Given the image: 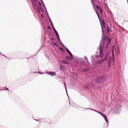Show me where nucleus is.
Wrapping results in <instances>:
<instances>
[{
  "mask_svg": "<svg viewBox=\"0 0 128 128\" xmlns=\"http://www.w3.org/2000/svg\"><path fill=\"white\" fill-rule=\"evenodd\" d=\"M50 40H55L56 41V40H55L54 38H50Z\"/></svg>",
  "mask_w": 128,
  "mask_h": 128,
  "instance_id": "c85d7f7f",
  "label": "nucleus"
},
{
  "mask_svg": "<svg viewBox=\"0 0 128 128\" xmlns=\"http://www.w3.org/2000/svg\"><path fill=\"white\" fill-rule=\"evenodd\" d=\"M95 11L96 12L97 15V16L99 20V21H100V24L101 26V27L102 28V39L101 40V41L100 42H101V45L102 46V47H103V49H104V47L105 46V47L106 48V49L108 50V44H110V42H111V38H110L108 40V36H106V38H104V39H105L106 40V42H107V43L105 45V43L104 42H102V40L103 39V36H104V30H103V28L102 27V26L101 24V23L100 22V18L98 14V12H97L96 10L95 9Z\"/></svg>",
  "mask_w": 128,
  "mask_h": 128,
  "instance_id": "f03ea898",
  "label": "nucleus"
},
{
  "mask_svg": "<svg viewBox=\"0 0 128 128\" xmlns=\"http://www.w3.org/2000/svg\"><path fill=\"white\" fill-rule=\"evenodd\" d=\"M37 72H34V73H37Z\"/></svg>",
  "mask_w": 128,
  "mask_h": 128,
  "instance_id": "680f3d73",
  "label": "nucleus"
},
{
  "mask_svg": "<svg viewBox=\"0 0 128 128\" xmlns=\"http://www.w3.org/2000/svg\"><path fill=\"white\" fill-rule=\"evenodd\" d=\"M37 2H33L32 1V5L34 4H36V3H37Z\"/></svg>",
  "mask_w": 128,
  "mask_h": 128,
  "instance_id": "4c0bfd02",
  "label": "nucleus"
},
{
  "mask_svg": "<svg viewBox=\"0 0 128 128\" xmlns=\"http://www.w3.org/2000/svg\"><path fill=\"white\" fill-rule=\"evenodd\" d=\"M112 61H113V62L114 63V61H115L114 58H112Z\"/></svg>",
  "mask_w": 128,
  "mask_h": 128,
  "instance_id": "09e8293b",
  "label": "nucleus"
},
{
  "mask_svg": "<svg viewBox=\"0 0 128 128\" xmlns=\"http://www.w3.org/2000/svg\"><path fill=\"white\" fill-rule=\"evenodd\" d=\"M102 23L103 25L104 28H106V26L105 25V23L104 20H102Z\"/></svg>",
  "mask_w": 128,
  "mask_h": 128,
  "instance_id": "6ab92c4d",
  "label": "nucleus"
},
{
  "mask_svg": "<svg viewBox=\"0 0 128 128\" xmlns=\"http://www.w3.org/2000/svg\"><path fill=\"white\" fill-rule=\"evenodd\" d=\"M116 53L118 55H119L120 54V52L119 48H118L117 50Z\"/></svg>",
  "mask_w": 128,
  "mask_h": 128,
  "instance_id": "5701e85b",
  "label": "nucleus"
},
{
  "mask_svg": "<svg viewBox=\"0 0 128 128\" xmlns=\"http://www.w3.org/2000/svg\"><path fill=\"white\" fill-rule=\"evenodd\" d=\"M46 14H47V16L48 17V16H49L48 12H47V13H46Z\"/></svg>",
  "mask_w": 128,
  "mask_h": 128,
  "instance_id": "8fccbe9b",
  "label": "nucleus"
},
{
  "mask_svg": "<svg viewBox=\"0 0 128 128\" xmlns=\"http://www.w3.org/2000/svg\"><path fill=\"white\" fill-rule=\"evenodd\" d=\"M40 0V1H41V2L43 4H44V2H43V0Z\"/></svg>",
  "mask_w": 128,
  "mask_h": 128,
  "instance_id": "3c124183",
  "label": "nucleus"
},
{
  "mask_svg": "<svg viewBox=\"0 0 128 128\" xmlns=\"http://www.w3.org/2000/svg\"><path fill=\"white\" fill-rule=\"evenodd\" d=\"M114 51L112 50V58H114Z\"/></svg>",
  "mask_w": 128,
  "mask_h": 128,
  "instance_id": "2f4dec72",
  "label": "nucleus"
},
{
  "mask_svg": "<svg viewBox=\"0 0 128 128\" xmlns=\"http://www.w3.org/2000/svg\"><path fill=\"white\" fill-rule=\"evenodd\" d=\"M47 28L49 30H50L51 29L50 27L49 26H47Z\"/></svg>",
  "mask_w": 128,
  "mask_h": 128,
  "instance_id": "ea45409f",
  "label": "nucleus"
},
{
  "mask_svg": "<svg viewBox=\"0 0 128 128\" xmlns=\"http://www.w3.org/2000/svg\"><path fill=\"white\" fill-rule=\"evenodd\" d=\"M66 60H72V59H73V56H66Z\"/></svg>",
  "mask_w": 128,
  "mask_h": 128,
  "instance_id": "1a4fd4ad",
  "label": "nucleus"
},
{
  "mask_svg": "<svg viewBox=\"0 0 128 128\" xmlns=\"http://www.w3.org/2000/svg\"><path fill=\"white\" fill-rule=\"evenodd\" d=\"M59 42H60V43L62 45V46L63 47H64L65 48V46H64L62 44L61 41V40H60V41H59Z\"/></svg>",
  "mask_w": 128,
  "mask_h": 128,
  "instance_id": "473e14b6",
  "label": "nucleus"
},
{
  "mask_svg": "<svg viewBox=\"0 0 128 128\" xmlns=\"http://www.w3.org/2000/svg\"><path fill=\"white\" fill-rule=\"evenodd\" d=\"M45 56L49 60H50L49 56H48L46 54H45Z\"/></svg>",
  "mask_w": 128,
  "mask_h": 128,
  "instance_id": "e433bc0d",
  "label": "nucleus"
},
{
  "mask_svg": "<svg viewBox=\"0 0 128 128\" xmlns=\"http://www.w3.org/2000/svg\"><path fill=\"white\" fill-rule=\"evenodd\" d=\"M79 62L82 68H84V66L85 67L86 66V63L82 58H80L79 60Z\"/></svg>",
  "mask_w": 128,
  "mask_h": 128,
  "instance_id": "39448f33",
  "label": "nucleus"
},
{
  "mask_svg": "<svg viewBox=\"0 0 128 128\" xmlns=\"http://www.w3.org/2000/svg\"><path fill=\"white\" fill-rule=\"evenodd\" d=\"M107 79V77L104 74H103L98 76L95 79V81L98 83H101L103 82Z\"/></svg>",
  "mask_w": 128,
  "mask_h": 128,
  "instance_id": "7ed1b4c3",
  "label": "nucleus"
},
{
  "mask_svg": "<svg viewBox=\"0 0 128 128\" xmlns=\"http://www.w3.org/2000/svg\"><path fill=\"white\" fill-rule=\"evenodd\" d=\"M91 1H92V5H93L94 7V8H95V4H94V2H92V0H91Z\"/></svg>",
  "mask_w": 128,
  "mask_h": 128,
  "instance_id": "7c9ffc66",
  "label": "nucleus"
},
{
  "mask_svg": "<svg viewBox=\"0 0 128 128\" xmlns=\"http://www.w3.org/2000/svg\"><path fill=\"white\" fill-rule=\"evenodd\" d=\"M52 26V28L53 29V31L54 32V33L55 34V33L58 32L56 30L54 26V25Z\"/></svg>",
  "mask_w": 128,
  "mask_h": 128,
  "instance_id": "4be33fe9",
  "label": "nucleus"
},
{
  "mask_svg": "<svg viewBox=\"0 0 128 128\" xmlns=\"http://www.w3.org/2000/svg\"><path fill=\"white\" fill-rule=\"evenodd\" d=\"M99 114L100 115H101L103 117H104L105 120L107 123V126H108V120L107 117L106 116L105 114H104L102 113L101 112H100Z\"/></svg>",
  "mask_w": 128,
  "mask_h": 128,
  "instance_id": "423d86ee",
  "label": "nucleus"
},
{
  "mask_svg": "<svg viewBox=\"0 0 128 128\" xmlns=\"http://www.w3.org/2000/svg\"><path fill=\"white\" fill-rule=\"evenodd\" d=\"M44 73H47L48 74L52 76H53L56 75V73L55 72L46 71V72H44Z\"/></svg>",
  "mask_w": 128,
  "mask_h": 128,
  "instance_id": "6e6552de",
  "label": "nucleus"
},
{
  "mask_svg": "<svg viewBox=\"0 0 128 128\" xmlns=\"http://www.w3.org/2000/svg\"><path fill=\"white\" fill-rule=\"evenodd\" d=\"M4 88L5 89V90H8V89L6 87H5Z\"/></svg>",
  "mask_w": 128,
  "mask_h": 128,
  "instance_id": "58836bf2",
  "label": "nucleus"
},
{
  "mask_svg": "<svg viewBox=\"0 0 128 128\" xmlns=\"http://www.w3.org/2000/svg\"><path fill=\"white\" fill-rule=\"evenodd\" d=\"M127 2L128 3V0H127Z\"/></svg>",
  "mask_w": 128,
  "mask_h": 128,
  "instance_id": "052dcab7",
  "label": "nucleus"
},
{
  "mask_svg": "<svg viewBox=\"0 0 128 128\" xmlns=\"http://www.w3.org/2000/svg\"><path fill=\"white\" fill-rule=\"evenodd\" d=\"M38 4L40 6H42V4L40 2H38Z\"/></svg>",
  "mask_w": 128,
  "mask_h": 128,
  "instance_id": "37998d69",
  "label": "nucleus"
},
{
  "mask_svg": "<svg viewBox=\"0 0 128 128\" xmlns=\"http://www.w3.org/2000/svg\"><path fill=\"white\" fill-rule=\"evenodd\" d=\"M35 9L36 10V12L38 13H40V11L42 12H43L44 11L42 8L39 6H38Z\"/></svg>",
  "mask_w": 128,
  "mask_h": 128,
  "instance_id": "0eeeda50",
  "label": "nucleus"
},
{
  "mask_svg": "<svg viewBox=\"0 0 128 128\" xmlns=\"http://www.w3.org/2000/svg\"><path fill=\"white\" fill-rule=\"evenodd\" d=\"M44 7H45V10H46V14L47 13V12H48V11H47V9H46V6H45V4H44Z\"/></svg>",
  "mask_w": 128,
  "mask_h": 128,
  "instance_id": "f704fd0d",
  "label": "nucleus"
},
{
  "mask_svg": "<svg viewBox=\"0 0 128 128\" xmlns=\"http://www.w3.org/2000/svg\"><path fill=\"white\" fill-rule=\"evenodd\" d=\"M50 45L52 46H56V47L58 46L57 44L56 43L53 42L51 43Z\"/></svg>",
  "mask_w": 128,
  "mask_h": 128,
  "instance_id": "2eb2a0df",
  "label": "nucleus"
},
{
  "mask_svg": "<svg viewBox=\"0 0 128 128\" xmlns=\"http://www.w3.org/2000/svg\"><path fill=\"white\" fill-rule=\"evenodd\" d=\"M50 24L52 25V26L53 25V23L52 22H50Z\"/></svg>",
  "mask_w": 128,
  "mask_h": 128,
  "instance_id": "49530a36",
  "label": "nucleus"
},
{
  "mask_svg": "<svg viewBox=\"0 0 128 128\" xmlns=\"http://www.w3.org/2000/svg\"><path fill=\"white\" fill-rule=\"evenodd\" d=\"M40 50H39L38 52L39 51V50H40Z\"/></svg>",
  "mask_w": 128,
  "mask_h": 128,
  "instance_id": "69168bd1",
  "label": "nucleus"
},
{
  "mask_svg": "<svg viewBox=\"0 0 128 128\" xmlns=\"http://www.w3.org/2000/svg\"><path fill=\"white\" fill-rule=\"evenodd\" d=\"M66 92V94H67V96H68V92H67V91Z\"/></svg>",
  "mask_w": 128,
  "mask_h": 128,
  "instance_id": "6e6d98bb",
  "label": "nucleus"
},
{
  "mask_svg": "<svg viewBox=\"0 0 128 128\" xmlns=\"http://www.w3.org/2000/svg\"><path fill=\"white\" fill-rule=\"evenodd\" d=\"M66 67L64 65L61 64L60 66V70L62 71H63V69H65Z\"/></svg>",
  "mask_w": 128,
  "mask_h": 128,
  "instance_id": "f8f14e48",
  "label": "nucleus"
},
{
  "mask_svg": "<svg viewBox=\"0 0 128 128\" xmlns=\"http://www.w3.org/2000/svg\"><path fill=\"white\" fill-rule=\"evenodd\" d=\"M65 48L66 49V51L67 52L68 54L70 56H73L72 53L70 52L69 50L68 49L66 46H65Z\"/></svg>",
  "mask_w": 128,
  "mask_h": 128,
  "instance_id": "9d476101",
  "label": "nucleus"
},
{
  "mask_svg": "<svg viewBox=\"0 0 128 128\" xmlns=\"http://www.w3.org/2000/svg\"><path fill=\"white\" fill-rule=\"evenodd\" d=\"M84 58L85 59H86V61L87 62H88V60L87 57L86 56H85Z\"/></svg>",
  "mask_w": 128,
  "mask_h": 128,
  "instance_id": "a19ab883",
  "label": "nucleus"
},
{
  "mask_svg": "<svg viewBox=\"0 0 128 128\" xmlns=\"http://www.w3.org/2000/svg\"><path fill=\"white\" fill-rule=\"evenodd\" d=\"M40 120H42V122L44 123L46 122V119L45 118H40Z\"/></svg>",
  "mask_w": 128,
  "mask_h": 128,
  "instance_id": "dca6fc26",
  "label": "nucleus"
},
{
  "mask_svg": "<svg viewBox=\"0 0 128 128\" xmlns=\"http://www.w3.org/2000/svg\"><path fill=\"white\" fill-rule=\"evenodd\" d=\"M97 56H96L95 55H93L92 56L91 58L92 60H94L96 59V57Z\"/></svg>",
  "mask_w": 128,
  "mask_h": 128,
  "instance_id": "412c9836",
  "label": "nucleus"
},
{
  "mask_svg": "<svg viewBox=\"0 0 128 128\" xmlns=\"http://www.w3.org/2000/svg\"><path fill=\"white\" fill-rule=\"evenodd\" d=\"M58 48L59 49H60V50H61V51H62V52H64V50L63 49V48L62 47H61V48L58 47Z\"/></svg>",
  "mask_w": 128,
  "mask_h": 128,
  "instance_id": "c756f323",
  "label": "nucleus"
},
{
  "mask_svg": "<svg viewBox=\"0 0 128 128\" xmlns=\"http://www.w3.org/2000/svg\"><path fill=\"white\" fill-rule=\"evenodd\" d=\"M49 20V21H50V22H52V20H51V19H50V20Z\"/></svg>",
  "mask_w": 128,
  "mask_h": 128,
  "instance_id": "5fc2aeb1",
  "label": "nucleus"
},
{
  "mask_svg": "<svg viewBox=\"0 0 128 128\" xmlns=\"http://www.w3.org/2000/svg\"><path fill=\"white\" fill-rule=\"evenodd\" d=\"M48 17V18L49 20H50L51 19V18H50V16H49Z\"/></svg>",
  "mask_w": 128,
  "mask_h": 128,
  "instance_id": "864d4df0",
  "label": "nucleus"
},
{
  "mask_svg": "<svg viewBox=\"0 0 128 128\" xmlns=\"http://www.w3.org/2000/svg\"><path fill=\"white\" fill-rule=\"evenodd\" d=\"M0 90H4L2 89H0Z\"/></svg>",
  "mask_w": 128,
  "mask_h": 128,
  "instance_id": "bf43d9fd",
  "label": "nucleus"
},
{
  "mask_svg": "<svg viewBox=\"0 0 128 128\" xmlns=\"http://www.w3.org/2000/svg\"><path fill=\"white\" fill-rule=\"evenodd\" d=\"M95 2H96L97 4H99V1L98 0H94Z\"/></svg>",
  "mask_w": 128,
  "mask_h": 128,
  "instance_id": "c9c22d12",
  "label": "nucleus"
},
{
  "mask_svg": "<svg viewBox=\"0 0 128 128\" xmlns=\"http://www.w3.org/2000/svg\"><path fill=\"white\" fill-rule=\"evenodd\" d=\"M112 60V58L111 56H109L108 57V60L109 61L111 62Z\"/></svg>",
  "mask_w": 128,
  "mask_h": 128,
  "instance_id": "cd10ccee",
  "label": "nucleus"
},
{
  "mask_svg": "<svg viewBox=\"0 0 128 128\" xmlns=\"http://www.w3.org/2000/svg\"><path fill=\"white\" fill-rule=\"evenodd\" d=\"M33 7L34 8V9H35L38 6V4H37V3H36L35 4H34L33 5Z\"/></svg>",
  "mask_w": 128,
  "mask_h": 128,
  "instance_id": "393cba45",
  "label": "nucleus"
},
{
  "mask_svg": "<svg viewBox=\"0 0 128 128\" xmlns=\"http://www.w3.org/2000/svg\"><path fill=\"white\" fill-rule=\"evenodd\" d=\"M96 8L98 10H99L101 14H102L103 12L102 8L97 5H96Z\"/></svg>",
  "mask_w": 128,
  "mask_h": 128,
  "instance_id": "9b49d317",
  "label": "nucleus"
},
{
  "mask_svg": "<svg viewBox=\"0 0 128 128\" xmlns=\"http://www.w3.org/2000/svg\"><path fill=\"white\" fill-rule=\"evenodd\" d=\"M32 1L35 2H37L38 0H33Z\"/></svg>",
  "mask_w": 128,
  "mask_h": 128,
  "instance_id": "a18cd8bd",
  "label": "nucleus"
},
{
  "mask_svg": "<svg viewBox=\"0 0 128 128\" xmlns=\"http://www.w3.org/2000/svg\"><path fill=\"white\" fill-rule=\"evenodd\" d=\"M90 69L89 68H86V69L84 68L82 69V71L84 72H85L89 71Z\"/></svg>",
  "mask_w": 128,
  "mask_h": 128,
  "instance_id": "b1692460",
  "label": "nucleus"
},
{
  "mask_svg": "<svg viewBox=\"0 0 128 128\" xmlns=\"http://www.w3.org/2000/svg\"><path fill=\"white\" fill-rule=\"evenodd\" d=\"M121 109V107L120 106V105L115 106H114L113 110V113L115 114H118L120 112Z\"/></svg>",
  "mask_w": 128,
  "mask_h": 128,
  "instance_id": "20e7f679",
  "label": "nucleus"
},
{
  "mask_svg": "<svg viewBox=\"0 0 128 128\" xmlns=\"http://www.w3.org/2000/svg\"><path fill=\"white\" fill-rule=\"evenodd\" d=\"M74 107L76 108H82L81 107L79 106L76 104H74Z\"/></svg>",
  "mask_w": 128,
  "mask_h": 128,
  "instance_id": "bb28decb",
  "label": "nucleus"
},
{
  "mask_svg": "<svg viewBox=\"0 0 128 128\" xmlns=\"http://www.w3.org/2000/svg\"><path fill=\"white\" fill-rule=\"evenodd\" d=\"M61 62L62 64H68V62L65 60H61Z\"/></svg>",
  "mask_w": 128,
  "mask_h": 128,
  "instance_id": "f3484780",
  "label": "nucleus"
},
{
  "mask_svg": "<svg viewBox=\"0 0 128 128\" xmlns=\"http://www.w3.org/2000/svg\"><path fill=\"white\" fill-rule=\"evenodd\" d=\"M37 121L38 122H40H40H41L40 121V120H39V121Z\"/></svg>",
  "mask_w": 128,
  "mask_h": 128,
  "instance_id": "13d9d810",
  "label": "nucleus"
},
{
  "mask_svg": "<svg viewBox=\"0 0 128 128\" xmlns=\"http://www.w3.org/2000/svg\"><path fill=\"white\" fill-rule=\"evenodd\" d=\"M84 108V109H88V110H92V111H94V112H98V113H99H99L100 112H98V111L95 110H94V109H91V108Z\"/></svg>",
  "mask_w": 128,
  "mask_h": 128,
  "instance_id": "a211bd4d",
  "label": "nucleus"
},
{
  "mask_svg": "<svg viewBox=\"0 0 128 128\" xmlns=\"http://www.w3.org/2000/svg\"><path fill=\"white\" fill-rule=\"evenodd\" d=\"M56 36V38L59 41H60V37L58 34V32H57L55 34Z\"/></svg>",
  "mask_w": 128,
  "mask_h": 128,
  "instance_id": "ddd939ff",
  "label": "nucleus"
},
{
  "mask_svg": "<svg viewBox=\"0 0 128 128\" xmlns=\"http://www.w3.org/2000/svg\"><path fill=\"white\" fill-rule=\"evenodd\" d=\"M38 73L39 74H43V73H42V72H39Z\"/></svg>",
  "mask_w": 128,
  "mask_h": 128,
  "instance_id": "603ef678",
  "label": "nucleus"
},
{
  "mask_svg": "<svg viewBox=\"0 0 128 128\" xmlns=\"http://www.w3.org/2000/svg\"><path fill=\"white\" fill-rule=\"evenodd\" d=\"M98 1H99V4H99L100 3V2H102V0H98Z\"/></svg>",
  "mask_w": 128,
  "mask_h": 128,
  "instance_id": "c03bdc74",
  "label": "nucleus"
},
{
  "mask_svg": "<svg viewBox=\"0 0 128 128\" xmlns=\"http://www.w3.org/2000/svg\"><path fill=\"white\" fill-rule=\"evenodd\" d=\"M64 87H65V88L66 89V91L67 92V88H66V83H64Z\"/></svg>",
  "mask_w": 128,
  "mask_h": 128,
  "instance_id": "72a5a7b5",
  "label": "nucleus"
},
{
  "mask_svg": "<svg viewBox=\"0 0 128 128\" xmlns=\"http://www.w3.org/2000/svg\"><path fill=\"white\" fill-rule=\"evenodd\" d=\"M69 103H70V102H69Z\"/></svg>",
  "mask_w": 128,
  "mask_h": 128,
  "instance_id": "e2e57ef3",
  "label": "nucleus"
},
{
  "mask_svg": "<svg viewBox=\"0 0 128 128\" xmlns=\"http://www.w3.org/2000/svg\"><path fill=\"white\" fill-rule=\"evenodd\" d=\"M104 28L105 29V28H106V33H108L109 32V31L110 27L109 26H107L106 28Z\"/></svg>",
  "mask_w": 128,
  "mask_h": 128,
  "instance_id": "aec40b11",
  "label": "nucleus"
},
{
  "mask_svg": "<svg viewBox=\"0 0 128 128\" xmlns=\"http://www.w3.org/2000/svg\"><path fill=\"white\" fill-rule=\"evenodd\" d=\"M3 56H4L5 57H6V58H8L6 56H5L3 54H2Z\"/></svg>",
  "mask_w": 128,
  "mask_h": 128,
  "instance_id": "4d7b16f0",
  "label": "nucleus"
},
{
  "mask_svg": "<svg viewBox=\"0 0 128 128\" xmlns=\"http://www.w3.org/2000/svg\"><path fill=\"white\" fill-rule=\"evenodd\" d=\"M125 30V31H126V30Z\"/></svg>",
  "mask_w": 128,
  "mask_h": 128,
  "instance_id": "0e129e2a",
  "label": "nucleus"
},
{
  "mask_svg": "<svg viewBox=\"0 0 128 128\" xmlns=\"http://www.w3.org/2000/svg\"><path fill=\"white\" fill-rule=\"evenodd\" d=\"M34 119L36 121H39V120H36V119Z\"/></svg>",
  "mask_w": 128,
  "mask_h": 128,
  "instance_id": "de8ad7c7",
  "label": "nucleus"
},
{
  "mask_svg": "<svg viewBox=\"0 0 128 128\" xmlns=\"http://www.w3.org/2000/svg\"><path fill=\"white\" fill-rule=\"evenodd\" d=\"M43 18H44V17L42 14H41L40 15Z\"/></svg>",
  "mask_w": 128,
  "mask_h": 128,
  "instance_id": "79ce46f5",
  "label": "nucleus"
},
{
  "mask_svg": "<svg viewBox=\"0 0 128 128\" xmlns=\"http://www.w3.org/2000/svg\"><path fill=\"white\" fill-rule=\"evenodd\" d=\"M107 64L108 65V68H109L111 65V62L108 60L107 62Z\"/></svg>",
  "mask_w": 128,
  "mask_h": 128,
  "instance_id": "4468645a",
  "label": "nucleus"
},
{
  "mask_svg": "<svg viewBox=\"0 0 128 128\" xmlns=\"http://www.w3.org/2000/svg\"><path fill=\"white\" fill-rule=\"evenodd\" d=\"M74 107L76 108H82L81 107L79 106L76 104H74Z\"/></svg>",
  "mask_w": 128,
  "mask_h": 128,
  "instance_id": "a878e982",
  "label": "nucleus"
},
{
  "mask_svg": "<svg viewBox=\"0 0 128 128\" xmlns=\"http://www.w3.org/2000/svg\"><path fill=\"white\" fill-rule=\"evenodd\" d=\"M97 49L99 50V53L101 58H102L104 57L103 60H98V61L96 62V63L97 64H100L102 62L106 61L107 60L108 56L109 54L110 51H108L107 50H106L105 53H104L103 47H102L101 45V42L100 43L99 48L98 47L97 48Z\"/></svg>",
  "mask_w": 128,
  "mask_h": 128,
  "instance_id": "f257e3e1",
  "label": "nucleus"
}]
</instances>
